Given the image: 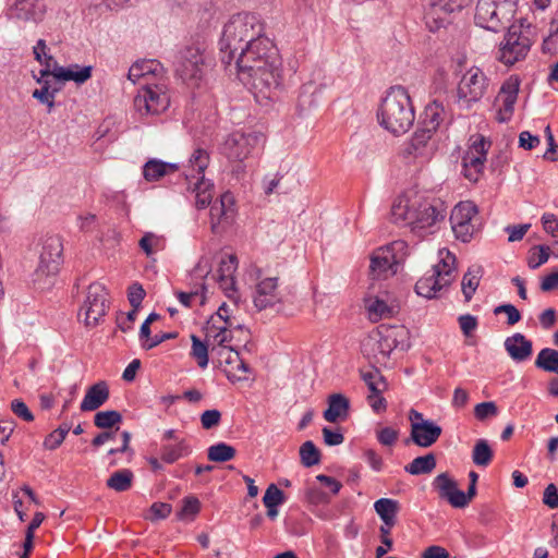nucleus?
Returning a JSON list of instances; mask_svg holds the SVG:
<instances>
[{"label":"nucleus","mask_w":558,"mask_h":558,"mask_svg":"<svg viewBox=\"0 0 558 558\" xmlns=\"http://www.w3.org/2000/svg\"><path fill=\"white\" fill-rule=\"evenodd\" d=\"M235 60L239 80L253 93L255 99L272 100L282 82V62L279 50L268 37H259L241 48Z\"/></svg>","instance_id":"nucleus-1"},{"label":"nucleus","mask_w":558,"mask_h":558,"mask_svg":"<svg viewBox=\"0 0 558 558\" xmlns=\"http://www.w3.org/2000/svg\"><path fill=\"white\" fill-rule=\"evenodd\" d=\"M264 23L253 13H238L232 15L225 24L222 35L219 40L220 60L226 65H231L232 61L241 52V48L251 45L253 40L265 37Z\"/></svg>","instance_id":"nucleus-2"},{"label":"nucleus","mask_w":558,"mask_h":558,"mask_svg":"<svg viewBox=\"0 0 558 558\" xmlns=\"http://www.w3.org/2000/svg\"><path fill=\"white\" fill-rule=\"evenodd\" d=\"M377 119L386 131L399 136L407 133L415 120L414 108L408 90L402 86L390 87L381 100Z\"/></svg>","instance_id":"nucleus-3"},{"label":"nucleus","mask_w":558,"mask_h":558,"mask_svg":"<svg viewBox=\"0 0 558 558\" xmlns=\"http://www.w3.org/2000/svg\"><path fill=\"white\" fill-rule=\"evenodd\" d=\"M407 329L403 326L381 325L365 337L361 343V351L371 362L383 364L391 352L398 347L403 348Z\"/></svg>","instance_id":"nucleus-4"},{"label":"nucleus","mask_w":558,"mask_h":558,"mask_svg":"<svg viewBox=\"0 0 558 558\" xmlns=\"http://www.w3.org/2000/svg\"><path fill=\"white\" fill-rule=\"evenodd\" d=\"M517 13L515 0H477L475 24L490 32L510 27Z\"/></svg>","instance_id":"nucleus-5"},{"label":"nucleus","mask_w":558,"mask_h":558,"mask_svg":"<svg viewBox=\"0 0 558 558\" xmlns=\"http://www.w3.org/2000/svg\"><path fill=\"white\" fill-rule=\"evenodd\" d=\"M63 244L59 235L44 239L39 254V263L33 274L34 284L41 290L49 289L62 263Z\"/></svg>","instance_id":"nucleus-6"},{"label":"nucleus","mask_w":558,"mask_h":558,"mask_svg":"<svg viewBox=\"0 0 558 558\" xmlns=\"http://www.w3.org/2000/svg\"><path fill=\"white\" fill-rule=\"evenodd\" d=\"M209 161L208 151L196 148L189 159L191 172L184 174L189 185L187 189L195 193V205L198 209L207 207L213 199L214 184L204 177Z\"/></svg>","instance_id":"nucleus-7"},{"label":"nucleus","mask_w":558,"mask_h":558,"mask_svg":"<svg viewBox=\"0 0 558 558\" xmlns=\"http://www.w3.org/2000/svg\"><path fill=\"white\" fill-rule=\"evenodd\" d=\"M408 244L397 240L388 245L378 247L371 255L369 276L373 279L385 280L397 272L398 264L407 256Z\"/></svg>","instance_id":"nucleus-8"},{"label":"nucleus","mask_w":558,"mask_h":558,"mask_svg":"<svg viewBox=\"0 0 558 558\" xmlns=\"http://www.w3.org/2000/svg\"><path fill=\"white\" fill-rule=\"evenodd\" d=\"M265 135L258 131H234L229 134L222 146L221 153L232 161H243L248 158L253 150L264 145Z\"/></svg>","instance_id":"nucleus-9"},{"label":"nucleus","mask_w":558,"mask_h":558,"mask_svg":"<svg viewBox=\"0 0 558 558\" xmlns=\"http://www.w3.org/2000/svg\"><path fill=\"white\" fill-rule=\"evenodd\" d=\"M454 262V255L447 252V256L415 283V292L426 299L435 298L438 291L450 284Z\"/></svg>","instance_id":"nucleus-10"},{"label":"nucleus","mask_w":558,"mask_h":558,"mask_svg":"<svg viewBox=\"0 0 558 558\" xmlns=\"http://www.w3.org/2000/svg\"><path fill=\"white\" fill-rule=\"evenodd\" d=\"M169 105L170 97L163 83H145L134 98V108L142 117L159 114Z\"/></svg>","instance_id":"nucleus-11"},{"label":"nucleus","mask_w":558,"mask_h":558,"mask_svg":"<svg viewBox=\"0 0 558 558\" xmlns=\"http://www.w3.org/2000/svg\"><path fill=\"white\" fill-rule=\"evenodd\" d=\"M108 293L104 284L94 282L88 286L87 295L81 307L78 316L84 313V323L87 327H95L107 314L109 308Z\"/></svg>","instance_id":"nucleus-12"},{"label":"nucleus","mask_w":558,"mask_h":558,"mask_svg":"<svg viewBox=\"0 0 558 558\" xmlns=\"http://www.w3.org/2000/svg\"><path fill=\"white\" fill-rule=\"evenodd\" d=\"M364 304L372 322L391 318L400 311V305L391 293L386 290L375 293L374 286L368 288L364 298Z\"/></svg>","instance_id":"nucleus-13"},{"label":"nucleus","mask_w":558,"mask_h":558,"mask_svg":"<svg viewBox=\"0 0 558 558\" xmlns=\"http://www.w3.org/2000/svg\"><path fill=\"white\" fill-rule=\"evenodd\" d=\"M530 48L529 37L521 34L520 27L511 25L508 27V33L500 44L498 60L506 65H512L525 58Z\"/></svg>","instance_id":"nucleus-14"},{"label":"nucleus","mask_w":558,"mask_h":558,"mask_svg":"<svg viewBox=\"0 0 558 558\" xmlns=\"http://www.w3.org/2000/svg\"><path fill=\"white\" fill-rule=\"evenodd\" d=\"M487 80L478 68H471L462 76L458 85V97L466 106L478 101L485 93Z\"/></svg>","instance_id":"nucleus-15"},{"label":"nucleus","mask_w":558,"mask_h":558,"mask_svg":"<svg viewBox=\"0 0 558 558\" xmlns=\"http://www.w3.org/2000/svg\"><path fill=\"white\" fill-rule=\"evenodd\" d=\"M446 211L440 202L414 199V213L411 220L412 230L425 229L445 218Z\"/></svg>","instance_id":"nucleus-16"},{"label":"nucleus","mask_w":558,"mask_h":558,"mask_svg":"<svg viewBox=\"0 0 558 558\" xmlns=\"http://www.w3.org/2000/svg\"><path fill=\"white\" fill-rule=\"evenodd\" d=\"M177 74L186 83L197 84L204 75V58L196 48H187L180 57Z\"/></svg>","instance_id":"nucleus-17"},{"label":"nucleus","mask_w":558,"mask_h":558,"mask_svg":"<svg viewBox=\"0 0 558 558\" xmlns=\"http://www.w3.org/2000/svg\"><path fill=\"white\" fill-rule=\"evenodd\" d=\"M47 11L44 0H11L8 7V16L22 22L38 23L43 21Z\"/></svg>","instance_id":"nucleus-18"},{"label":"nucleus","mask_w":558,"mask_h":558,"mask_svg":"<svg viewBox=\"0 0 558 558\" xmlns=\"http://www.w3.org/2000/svg\"><path fill=\"white\" fill-rule=\"evenodd\" d=\"M234 196L226 192L210 207V229L213 233L220 234L232 221L234 214Z\"/></svg>","instance_id":"nucleus-19"},{"label":"nucleus","mask_w":558,"mask_h":558,"mask_svg":"<svg viewBox=\"0 0 558 558\" xmlns=\"http://www.w3.org/2000/svg\"><path fill=\"white\" fill-rule=\"evenodd\" d=\"M442 428L432 422H415L411 424L410 438L405 440V444L413 441L416 446L422 448L432 447L440 437Z\"/></svg>","instance_id":"nucleus-20"},{"label":"nucleus","mask_w":558,"mask_h":558,"mask_svg":"<svg viewBox=\"0 0 558 558\" xmlns=\"http://www.w3.org/2000/svg\"><path fill=\"white\" fill-rule=\"evenodd\" d=\"M519 87L520 81L517 76H510L501 85L499 97L502 98V105L496 117L498 122L504 123L511 119L518 99Z\"/></svg>","instance_id":"nucleus-21"},{"label":"nucleus","mask_w":558,"mask_h":558,"mask_svg":"<svg viewBox=\"0 0 558 558\" xmlns=\"http://www.w3.org/2000/svg\"><path fill=\"white\" fill-rule=\"evenodd\" d=\"M278 278L269 277L259 281L256 286V294L254 296V305L258 311L271 307L281 302V298L277 291Z\"/></svg>","instance_id":"nucleus-22"},{"label":"nucleus","mask_w":558,"mask_h":558,"mask_svg":"<svg viewBox=\"0 0 558 558\" xmlns=\"http://www.w3.org/2000/svg\"><path fill=\"white\" fill-rule=\"evenodd\" d=\"M433 134L421 126L405 144L403 154L413 157H428L434 151V144L430 143Z\"/></svg>","instance_id":"nucleus-23"},{"label":"nucleus","mask_w":558,"mask_h":558,"mask_svg":"<svg viewBox=\"0 0 558 558\" xmlns=\"http://www.w3.org/2000/svg\"><path fill=\"white\" fill-rule=\"evenodd\" d=\"M163 66L157 60H140L134 62L128 72V78L134 84L140 82V80H145L149 82V77H162L163 75Z\"/></svg>","instance_id":"nucleus-24"},{"label":"nucleus","mask_w":558,"mask_h":558,"mask_svg":"<svg viewBox=\"0 0 558 558\" xmlns=\"http://www.w3.org/2000/svg\"><path fill=\"white\" fill-rule=\"evenodd\" d=\"M457 10H449L445 2L430 0L429 7L425 12L424 21L430 32H437L449 23V15Z\"/></svg>","instance_id":"nucleus-25"},{"label":"nucleus","mask_w":558,"mask_h":558,"mask_svg":"<svg viewBox=\"0 0 558 558\" xmlns=\"http://www.w3.org/2000/svg\"><path fill=\"white\" fill-rule=\"evenodd\" d=\"M504 345L509 356L515 362H524L533 353L532 341L520 332L506 338Z\"/></svg>","instance_id":"nucleus-26"},{"label":"nucleus","mask_w":558,"mask_h":558,"mask_svg":"<svg viewBox=\"0 0 558 558\" xmlns=\"http://www.w3.org/2000/svg\"><path fill=\"white\" fill-rule=\"evenodd\" d=\"M109 395L108 384L100 380L87 389L80 408L84 412L95 411L109 399Z\"/></svg>","instance_id":"nucleus-27"},{"label":"nucleus","mask_w":558,"mask_h":558,"mask_svg":"<svg viewBox=\"0 0 558 558\" xmlns=\"http://www.w3.org/2000/svg\"><path fill=\"white\" fill-rule=\"evenodd\" d=\"M433 485L438 492L439 497L446 499L452 507L458 508V498L460 494L457 482L448 473H440L434 478Z\"/></svg>","instance_id":"nucleus-28"},{"label":"nucleus","mask_w":558,"mask_h":558,"mask_svg":"<svg viewBox=\"0 0 558 558\" xmlns=\"http://www.w3.org/2000/svg\"><path fill=\"white\" fill-rule=\"evenodd\" d=\"M350 411V400L342 393H332L328 397V408L324 411V418L329 423L345 420Z\"/></svg>","instance_id":"nucleus-29"},{"label":"nucleus","mask_w":558,"mask_h":558,"mask_svg":"<svg viewBox=\"0 0 558 558\" xmlns=\"http://www.w3.org/2000/svg\"><path fill=\"white\" fill-rule=\"evenodd\" d=\"M446 118V110L441 102L433 101L423 111L420 126L434 134Z\"/></svg>","instance_id":"nucleus-30"},{"label":"nucleus","mask_w":558,"mask_h":558,"mask_svg":"<svg viewBox=\"0 0 558 558\" xmlns=\"http://www.w3.org/2000/svg\"><path fill=\"white\" fill-rule=\"evenodd\" d=\"M179 170L178 163L166 162L159 159H149L143 167V177L148 182H155Z\"/></svg>","instance_id":"nucleus-31"},{"label":"nucleus","mask_w":558,"mask_h":558,"mask_svg":"<svg viewBox=\"0 0 558 558\" xmlns=\"http://www.w3.org/2000/svg\"><path fill=\"white\" fill-rule=\"evenodd\" d=\"M229 352L226 357V364L229 368L225 371L228 379L231 381L247 379L246 374L252 372L250 365L240 357L239 352L233 348H229Z\"/></svg>","instance_id":"nucleus-32"},{"label":"nucleus","mask_w":558,"mask_h":558,"mask_svg":"<svg viewBox=\"0 0 558 558\" xmlns=\"http://www.w3.org/2000/svg\"><path fill=\"white\" fill-rule=\"evenodd\" d=\"M93 66L81 68L78 64H71L68 68H56L53 77L58 81H74L76 84H83L92 77Z\"/></svg>","instance_id":"nucleus-33"},{"label":"nucleus","mask_w":558,"mask_h":558,"mask_svg":"<svg viewBox=\"0 0 558 558\" xmlns=\"http://www.w3.org/2000/svg\"><path fill=\"white\" fill-rule=\"evenodd\" d=\"M414 213V199L401 196L398 197L391 207V220L399 226L411 227Z\"/></svg>","instance_id":"nucleus-34"},{"label":"nucleus","mask_w":558,"mask_h":558,"mask_svg":"<svg viewBox=\"0 0 558 558\" xmlns=\"http://www.w3.org/2000/svg\"><path fill=\"white\" fill-rule=\"evenodd\" d=\"M374 509L383 521V524L395 525L397 514L400 510V504L396 499L380 498L375 501Z\"/></svg>","instance_id":"nucleus-35"},{"label":"nucleus","mask_w":558,"mask_h":558,"mask_svg":"<svg viewBox=\"0 0 558 558\" xmlns=\"http://www.w3.org/2000/svg\"><path fill=\"white\" fill-rule=\"evenodd\" d=\"M192 452L189 442L185 439L178 440L174 445H162L160 448V458L166 463H174L181 458L187 457Z\"/></svg>","instance_id":"nucleus-36"},{"label":"nucleus","mask_w":558,"mask_h":558,"mask_svg":"<svg viewBox=\"0 0 558 558\" xmlns=\"http://www.w3.org/2000/svg\"><path fill=\"white\" fill-rule=\"evenodd\" d=\"M134 474L130 469H121L113 472L106 481L108 488L117 492L124 493L132 488Z\"/></svg>","instance_id":"nucleus-37"},{"label":"nucleus","mask_w":558,"mask_h":558,"mask_svg":"<svg viewBox=\"0 0 558 558\" xmlns=\"http://www.w3.org/2000/svg\"><path fill=\"white\" fill-rule=\"evenodd\" d=\"M437 461L434 453L416 457L404 466V471L411 475L428 474L436 468Z\"/></svg>","instance_id":"nucleus-38"},{"label":"nucleus","mask_w":558,"mask_h":558,"mask_svg":"<svg viewBox=\"0 0 558 558\" xmlns=\"http://www.w3.org/2000/svg\"><path fill=\"white\" fill-rule=\"evenodd\" d=\"M322 87L314 82H307L303 84L300 88L299 97H298V107L301 111H305L316 106L317 97L316 95L320 93Z\"/></svg>","instance_id":"nucleus-39"},{"label":"nucleus","mask_w":558,"mask_h":558,"mask_svg":"<svg viewBox=\"0 0 558 558\" xmlns=\"http://www.w3.org/2000/svg\"><path fill=\"white\" fill-rule=\"evenodd\" d=\"M483 274V268L481 266H472L464 274L461 282L462 293L466 302H469L473 294L475 293L480 280Z\"/></svg>","instance_id":"nucleus-40"},{"label":"nucleus","mask_w":558,"mask_h":558,"mask_svg":"<svg viewBox=\"0 0 558 558\" xmlns=\"http://www.w3.org/2000/svg\"><path fill=\"white\" fill-rule=\"evenodd\" d=\"M535 366L545 372L558 374V350L542 349L535 360Z\"/></svg>","instance_id":"nucleus-41"},{"label":"nucleus","mask_w":558,"mask_h":558,"mask_svg":"<svg viewBox=\"0 0 558 558\" xmlns=\"http://www.w3.org/2000/svg\"><path fill=\"white\" fill-rule=\"evenodd\" d=\"M235 454V448L226 442L215 444L207 449V458L211 462H227L232 460Z\"/></svg>","instance_id":"nucleus-42"},{"label":"nucleus","mask_w":558,"mask_h":558,"mask_svg":"<svg viewBox=\"0 0 558 558\" xmlns=\"http://www.w3.org/2000/svg\"><path fill=\"white\" fill-rule=\"evenodd\" d=\"M477 215V207L472 202H461L456 205L450 215V222H472Z\"/></svg>","instance_id":"nucleus-43"},{"label":"nucleus","mask_w":558,"mask_h":558,"mask_svg":"<svg viewBox=\"0 0 558 558\" xmlns=\"http://www.w3.org/2000/svg\"><path fill=\"white\" fill-rule=\"evenodd\" d=\"M362 379L371 391V395L367 397L368 400L378 397V393L386 389L387 384L378 369L362 373Z\"/></svg>","instance_id":"nucleus-44"},{"label":"nucleus","mask_w":558,"mask_h":558,"mask_svg":"<svg viewBox=\"0 0 558 558\" xmlns=\"http://www.w3.org/2000/svg\"><path fill=\"white\" fill-rule=\"evenodd\" d=\"M208 331L214 332V340L215 342L225 349H228L230 347H227L226 343L232 341V328L226 325L217 324L216 318H210L208 322Z\"/></svg>","instance_id":"nucleus-45"},{"label":"nucleus","mask_w":558,"mask_h":558,"mask_svg":"<svg viewBox=\"0 0 558 558\" xmlns=\"http://www.w3.org/2000/svg\"><path fill=\"white\" fill-rule=\"evenodd\" d=\"M300 458L304 466L311 468L320 462V451L312 440H307L300 447Z\"/></svg>","instance_id":"nucleus-46"},{"label":"nucleus","mask_w":558,"mask_h":558,"mask_svg":"<svg viewBox=\"0 0 558 558\" xmlns=\"http://www.w3.org/2000/svg\"><path fill=\"white\" fill-rule=\"evenodd\" d=\"M473 462L480 466H486L490 463L493 459V450L490 449L487 440L480 439L476 441L473 453H472Z\"/></svg>","instance_id":"nucleus-47"},{"label":"nucleus","mask_w":558,"mask_h":558,"mask_svg":"<svg viewBox=\"0 0 558 558\" xmlns=\"http://www.w3.org/2000/svg\"><path fill=\"white\" fill-rule=\"evenodd\" d=\"M122 415L116 410L100 411L94 416V424L98 428L108 429L121 423Z\"/></svg>","instance_id":"nucleus-48"},{"label":"nucleus","mask_w":558,"mask_h":558,"mask_svg":"<svg viewBox=\"0 0 558 558\" xmlns=\"http://www.w3.org/2000/svg\"><path fill=\"white\" fill-rule=\"evenodd\" d=\"M192 351L191 355L197 361L201 368H205L208 365V347L197 336L192 335Z\"/></svg>","instance_id":"nucleus-49"},{"label":"nucleus","mask_w":558,"mask_h":558,"mask_svg":"<svg viewBox=\"0 0 558 558\" xmlns=\"http://www.w3.org/2000/svg\"><path fill=\"white\" fill-rule=\"evenodd\" d=\"M284 500V493L276 484H270L263 497L264 506H280Z\"/></svg>","instance_id":"nucleus-50"},{"label":"nucleus","mask_w":558,"mask_h":558,"mask_svg":"<svg viewBox=\"0 0 558 558\" xmlns=\"http://www.w3.org/2000/svg\"><path fill=\"white\" fill-rule=\"evenodd\" d=\"M238 268V258L235 255H228L222 258L217 270V278H233Z\"/></svg>","instance_id":"nucleus-51"},{"label":"nucleus","mask_w":558,"mask_h":558,"mask_svg":"<svg viewBox=\"0 0 558 558\" xmlns=\"http://www.w3.org/2000/svg\"><path fill=\"white\" fill-rule=\"evenodd\" d=\"M498 414V407L494 401H485L477 403L474 408V416L478 421H485Z\"/></svg>","instance_id":"nucleus-52"},{"label":"nucleus","mask_w":558,"mask_h":558,"mask_svg":"<svg viewBox=\"0 0 558 558\" xmlns=\"http://www.w3.org/2000/svg\"><path fill=\"white\" fill-rule=\"evenodd\" d=\"M544 133L548 147L544 153L543 158L546 161L556 162L558 161V144L555 141V137L549 125L545 128Z\"/></svg>","instance_id":"nucleus-53"},{"label":"nucleus","mask_w":558,"mask_h":558,"mask_svg":"<svg viewBox=\"0 0 558 558\" xmlns=\"http://www.w3.org/2000/svg\"><path fill=\"white\" fill-rule=\"evenodd\" d=\"M146 295L143 286L138 282H133L128 289V299L131 306L135 310L141 307V304Z\"/></svg>","instance_id":"nucleus-54"},{"label":"nucleus","mask_w":558,"mask_h":558,"mask_svg":"<svg viewBox=\"0 0 558 558\" xmlns=\"http://www.w3.org/2000/svg\"><path fill=\"white\" fill-rule=\"evenodd\" d=\"M457 239L462 242H469L474 233V225L472 222H450Z\"/></svg>","instance_id":"nucleus-55"},{"label":"nucleus","mask_w":558,"mask_h":558,"mask_svg":"<svg viewBox=\"0 0 558 558\" xmlns=\"http://www.w3.org/2000/svg\"><path fill=\"white\" fill-rule=\"evenodd\" d=\"M305 499L310 505H323L329 502V496L320 488L311 486L305 490Z\"/></svg>","instance_id":"nucleus-56"},{"label":"nucleus","mask_w":558,"mask_h":558,"mask_svg":"<svg viewBox=\"0 0 558 558\" xmlns=\"http://www.w3.org/2000/svg\"><path fill=\"white\" fill-rule=\"evenodd\" d=\"M494 313L496 315L500 313L507 314V324L512 326L521 320V313L512 304H501L495 307Z\"/></svg>","instance_id":"nucleus-57"},{"label":"nucleus","mask_w":558,"mask_h":558,"mask_svg":"<svg viewBox=\"0 0 558 558\" xmlns=\"http://www.w3.org/2000/svg\"><path fill=\"white\" fill-rule=\"evenodd\" d=\"M221 421V412L213 409L206 410L201 415V423L204 429H211L219 425Z\"/></svg>","instance_id":"nucleus-58"},{"label":"nucleus","mask_w":558,"mask_h":558,"mask_svg":"<svg viewBox=\"0 0 558 558\" xmlns=\"http://www.w3.org/2000/svg\"><path fill=\"white\" fill-rule=\"evenodd\" d=\"M399 436V432L391 427H383L376 432V437L383 446H392Z\"/></svg>","instance_id":"nucleus-59"},{"label":"nucleus","mask_w":558,"mask_h":558,"mask_svg":"<svg viewBox=\"0 0 558 558\" xmlns=\"http://www.w3.org/2000/svg\"><path fill=\"white\" fill-rule=\"evenodd\" d=\"M12 412L25 422L34 421V415L26 405V403L20 399H15L11 402Z\"/></svg>","instance_id":"nucleus-60"},{"label":"nucleus","mask_w":558,"mask_h":558,"mask_svg":"<svg viewBox=\"0 0 558 558\" xmlns=\"http://www.w3.org/2000/svg\"><path fill=\"white\" fill-rule=\"evenodd\" d=\"M541 220L545 232L550 234L553 238H557L558 217L553 213H544Z\"/></svg>","instance_id":"nucleus-61"},{"label":"nucleus","mask_w":558,"mask_h":558,"mask_svg":"<svg viewBox=\"0 0 558 558\" xmlns=\"http://www.w3.org/2000/svg\"><path fill=\"white\" fill-rule=\"evenodd\" d=\"M543 504L550 509L558 508V488L555 484H548L543 493Z\"/></svg>","instance_id":"nucleus-62"},{"label":"nucleus","mask_w":558,"mask_h":558,"mask_svg":"<svg viewBox=\"0 0 558 558\" xmlns=\"http://www.w3.org/2000/svg\"><path fill=\"white\" fill-rule=\"evenodd\" d=\"M541 143V138L537 135H533L529 131H522L519 134V147L525 150H532L536 148Z\"/></svg>","instance_id":"nucleus-63"},{"label":"nucleus","mask_w":558,"mask_h":558,"mask_svg":"<svg viewBox=\"0 0 558 558\" xmlns=\"http://www.w3.org/2000/svg\"><path fill=\"white\" fill-rule=\"evenodd\" d=\"M530 228H531L530 223L507 226L505 228V231L509 234L508 241L509 242L521 241Z\"/></svg>","instance_id":"nucleus-64"}]
</instances>
